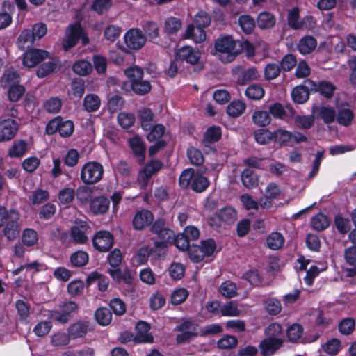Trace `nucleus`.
<instances>
[{
    "mask_svg": "<svg viewBox=\"0 0 356 356\" xmlns=\"http://www.w3.org/2000/svg\"><path fill=\"white\" fill-rule=\"evenodd\" d=\"M214 49L213 55L225 63L232 62L240 54L238 42L231 35H221L216 39Z\"/></svg>",
    "mask_w": 356,
    "mask_h": 356,
    "instance_id": "nucleus-1",
    "label": "nucleus"
},
{
    "mask_svg": "<svg viewBox=\"0 0 356 356\" xmlns=\"http://www.w3.org/2000/svg\"><path fill=\"white\" fill-rule=\"evenodd\" d=\"M104 168L102 164L95 161L85 163L80 174L81 180L87 185H92L99 182L103 177Z\"/></svg>",
    "mask_w": 356,
    "mask_h": 356,
    "instance_id": "nucleus-2",
    "label": "nucleus"
},
{
    "mask_svg": "<svg viewBox=\"0 0 356 356\" xmlns=\"http://www.w3.org/2000/svg\"><path fill=\"white\" fill-rule=\"evenodd\" d=\"M79 39H81L83 45L87 44L89 42L80 24L70 25L67 28L65 37L63 39V49L66 51H69L77 44Z\"/></svg>",
    "mask_w": 356,
    "mask_h": 356,
    "instance_id": "nucleus-3",
    "label": "nucleus"
},
{
    "mask_svg": "<svg viewBox=\"0 0 356 356\" xmlns=\"http://www.w3.org/2000/svg\"><path fill=\"white\" fill-rule=\"evenodd\" d=\"M74 123L71 120H63L60 117H56L50 120L46 127V132L51 135L58 131L62 137L70 136L74 132Z\"/></svg>",
    "mask_w": 356,
    "mask_h": 356,
    "instance_id": "nucleus-4",
    "label": "nucleus"
},
{
    "mask_svg": "<svg viewBox=\"0 0 356 356\" xmlns=\"http://www.w3.org/2000/svg\"><path fill=\"white\" fill-rule=\"evenodd\" d=\"M236 219L237 214L236 210L231 207H226L209 218V225L213 227H218L221 226L222 222L232 224Z\"/></svg>",
    "mask_w": 356,
    "mask_h": 356,
    "instance_id": "nucleus-5",
    "label": "nucleus"
},
{
    "mask_svg": "<svg viewBox=\"0 0 356 356\" xmlns=\"http://www.w3.org/2000/svg\"><path fill=\"white\" fill-rule=\"evenodd\" d=\"M124 42L127 47L133 50L140 49L146 42V37L137 28L131 29L124 34Z\"/></svg>",
    "mask_w": 356,
    "mask_h": 356,
    "instance_id": "nucleus-6",
    "label": "nucleus"
},
{
    "mask_svg": "<svg viewBox=\"0 0 356 356\" xmlns=\"http://www.w3.org/2000/svg\"><path fill=\"white\" fill-rule=\"evenodd\" d=\"M49 52L38 49H31L24 53L23 56V65L31 68L49 57Z\"/></svg>",
    "mask_w": 356,
    "mask_h": 356,
    "instance_id": "nucleus-7",
    "label": "nucleus"
},
{
    "mask_svg": "<svg viewBox=\"0 0 356 356\" xmlns=\"http://www.w3.org/2000/svg\"><path fill=\"white\" fill-rule=\"evenodd\" d=\"M18 130L17 123L12 119H0V142L11 140Z\"/></svg>",
    "mask_w": 356,
    "mask_h": 356,
    "instance_id": "nucleus-8",
    "label": "nucleus"
},
{
    "mask_svg": "<svg viewBox=\"0 0 356 356\" xmlns=\"http://www.w3.org/2000/svg\"><path fill=\"white\" fill-rule=\"evenodd\" d=\"M93 245L100 252H106L111 248L113 238L108 231H99L93 237Z\"/></svg>",
    "mask_w": 356,
    "mask_h": 356,
    "instance_id": "nucleus-9",
    "label": "nucleus"
},
{
    "mask_svg": "<svg viewBox=\"0 0 356 356\" xmlns=\"http://www.w3.org/2000/svg\"><path fill=\"white\" fill-rule=\"evenodd\" d=\"M18 219L19 214L14 210L10 211V215L7 216L4 234L9 240L15 238L19 233V227L17 222Z\"/></svg>",
    "mask_w": 356,
    "mask_h": 356,
    "instance_id": "nucleus-10",
    "label": "nucleus"
},
{
    "mask_svg": "<svg viewBox=\"0 0 356 356\" xmlns=\"http://www.w3.org/2000/svg\"><path fill=\"white\" fill-rule=\"evenodd\" d=\"M200 58V51L189 46H185L180 48L176 54L177 60L186 61L191 65L197 63Z\"/></svg>",
    "mask_w": 356,
    "mask_h": 356,
    "instance_id": "nucleus-11",
    "label": "nucleus"
},
{
    "mask_svg": "<svg viewBox=\"0 0 356 356\" xmlns=\"http://www.w3.org/2000/svg\"><path fill=\"white\" fill-rule=\"evenodd\" d=\"M305 83L307 84V87L310 88V90L318 92L320 94L327 98L332 96L333 92L335 89L334 86L330 82L325 81L316 83L310 79H307L305 81Z\"/></svg>",
    "mask_w": 356,
    "mask_h": 356,
    "instance_id": "nucleus-12",
    "label": "nucleus"
},
{
    "mask_svg": "<svg viewBox=\"0 0 356 356\" xmlns=\"http://www.w3.org/2000/svg\"><path fill=\"white\" fill-rule=\"evenodd\" d=\"M283 340L282 339L266 338L261 341L259 348L261 354L264 356H270L273 355L282 346Z\"/></svg>",
    "mask_w": 356,
    "mask_h": 356,
    "instance_id": "nucleus-13",
    "label": "nucleus"
},
{
    "mask_svg": "<svg viewBox=\"0 0 356 356\" xmlns=\"http://www.w3.org/2000/svg\"><path fill=\"white\" fill-rule=\"evenodd\" d=\"M89 227L85 222H76V224L71 228L70 235L73 241L76 243H86L88 237L87 232Z\"/></svg>",
    "mask_w": 356,
    "mask_h": 356,
    "instance_id": "nucleus-14",
    "label": "nucleus"
},
{
    "mask_svg": "<svg viewBox=\"0 0 356 356\" xmlns=\"http://www.w3.org/2000/svg\"><path fill=\"white\" fill-rule=\"evenodd\" d=\"M153 215L148 210L138 211L133 218V226L137 230H141L148 226L153 220Z\"/></svg>",
    "mask_w": 356,
    "mask_h": 356,
    "instance_id": "nucleus-15",
    "label": "nucleus"
},
{
    "mask_svg": "<svg viewBox=\"0 0 356 356\" xmlns=\"http://www.w3.org/2000/svg\"><path fill=\"white\" fill-rule=\"evenodd\" d=\"M149 325L144 322L140 321L136 325V334L135 336V341L139 343H149L153 341L152 336L149 333Z\"/></svg>",
    "mask_w": 356,
    "mask_h": 356,
    "instance_id": "nucleus-16",
    "label": "nucleus"
},
{
    "mask_svg": "<svg viewBox=\"0 0 356 356\" xmlns=\"http://www.w3.org/2000/svg\"><path fill=\"white\" fill-rule=\"evenodd\" d=\"M344 258L346 263L350 268H346L345 272L348 277H353L356 275V247L352 246L346 248L344 251Z\"/></svg>",
    "mask_w": 356,
    "mask_h": 356,
    "instance_id": "nucleus-17",
    "label": "nucleus"
},
{
    "mask_svg": "<svg viewBox=\"0 0 356 356\" xmlns=\"http://www.w3.org/2000/svg\"><path fill=\"white\" fill-rule=\"evenodd\" d=\"M88 327L89 323L88 321H79L70 325L67 331L71 339H75L84 337L88 331Z\"/></svg>",
    "mask_w": 356,
    "mask_h": 356,
    "instance_id": "nucleus-18",
    "label": "nucleus"
},
{
    "mask_svg": "<svg viewBox=\"0 0 356 356\" xmlns=\"http://www.w3.org/2000/svg\"><path fill=\"white\" fill-rule=\"evenodd\" d=\"M314 113L317 118L323 120L326 124L333 122L336 117L334 109L327 106L316 107L314 110Z\"/></svg>",
    "mask_w": 356,
    "mask_h": 356,
    "instance_id": "nucleus-19",
    "label": "nucleus"
},
{
    "mask_svg": "<svg viewBox=\"0 0 356 356\" xmlns=\"http://www.w3.org/2000/svg\"><path fill=\"white\" fill-rule=\"evenodd\" d=\"M184 38L186 39H191L195 43H200L205 40L206 33L202 28L196 27L193 24H191L187 27Z\"/></svg>",
    "mask_w": 356,
    "mask_h": 356,
    "instance_id": "nucleus-20",
    "label": "nucleus"
},
{
    "mask_svg": "<svg viewBox=\"0 0 356 356\" xmlns=\"http://www.w3.org/2000/svg\"><path fill=\"white\" fill-rule=\"evenodd\" d=\"M284 242V237L281 233L277 232L270 233L266 239L267 247L273 250H277L282 248Z\"/></svg>",
    "mask_w": 356,
    "mask_h": 356,
    "instance_id": "nucleus-21",
    "label": "nucleus"
},
{
    "mask_svg": "<svg viewBox=\"0 0 356 356\" xmlns=\"http://www.w3.org/2000/svg\"><path fill=\"white\" fill-rule=\"evenodd\" d=\"M109 200L102 196L97 197L90 201V210L95 214H102L107 211Z\"/></svg>",
    "mask_w": 356,
    "mask_h": 356,
    "instance_id": "nucleus-22",
    "label": "nucleus"
},
{
    "mask_svg": "<svg viewBox=\"0 0 356 356\" xmlns=\"http://www.w3.org/2000/svg\"><path fill=\"white\" fill-rule=\"evenodd\" d=\"M310 88L307 87V84L305 86H298L294 88L291 92L293 100L298 104H303L309 99Z\"/></svg>",
    "mask_w": 356,
    "mask_h": 356,
    "instance_id": "nucleus-23",
    "label": "nucleus"
},
{
    "mask_svg": "<svg viewBox=\"0 0 356 356\" xmlns=\"http://www.w3.org/2000/svg\"><path fill=\"white\" fill-rule=\"evenodd\" d=\"M35 39L30 29H24L17 39L16 44L22 50L32 46Z\"/></svg>",
    "mask_w": 356,
    "mask_h": 356,
    "instance_id": "nucleus-24",
    "label": "nucleus"
},
{
    "mask_svg": "<svg viewBox=\"0 0 356 356\" xmlns=\"http://www.w3.org/2000/svg\"><path fill=\"white\" fill-rule=\"evenodd\" d=\"M129 144L134 154L138 157V161L142 162L144 159L145 150V145L142 139L138 136H134L129 140Z\"/></svg>",
    "mask_w": 356,
    "mask_h": 356,
    "instance_id": "nucleus-25",
    "label": "nucleus"
},
{
    "mask_svg": "<svg viewBox=\"0 0 356 356\" xmlns=\"http://www.w3.org/2000/svg\"><path fill=\"white\" fill-rule=\"evenodd\" d=\"M241 181L245 187L250 189L257 186L259 177L251 168H246L241 174Z\"/></svg>",
    "mask_w": 356,
    "mask_h": 356,
    "instance_id": "nucleus-26",
    "label": "nucleus"
},
{
    "mask_svg": "<svg viewBox=\"0 0 356 356\" xmlns=\"http://www.w3.org/2000/svg\"><path fill=\"white\" fill-rule=\"evenodd\" d=\"M317 42L312 36H305L298 43V50L302 54H308L316 47Z\"/></svg>",
    "mask_w": 356,
    "mask_h": 356,
    "instance_id": "nucleus-27",
    "label": "nucleus"
},
{
    "mask_svg": "<svg viewBox=\"0 0 356 356\" xmlns=\"http://www.w3.org/2000/svg\"><path fill=\"white\" fill-rule=\"evenodd\" d=\"M209 185V181L207 177L203 176L199 172H197L193 182H191V188L197 193L205 191Z\"/></svg>",
    "mask_w": 356,
    "mask_h": 356,
    "instance_id": "nucleus-28",
    "label": "nucleus"
},
{
    "mask_svg": "<svg viewBox=\"0 0 356 356\" xmlns=\"http://www.w3.org/2000/svg\"><path fill=\"white\" fill-rule=\"evenodd\" d=\"M138 118L143 130H149L151 129L152 125L154 124V115L150 109L143 108L140 110Z\"/></svg>",
    "mask_w": 356,
    "mask_h": 356,
    "instance_id": "nucleus-29",
    "label": "nucleus"
},
{
    "mask_svg": "<svg viewBox=\"0 0 356 356\" xmlns=\"http://www.w3.org/2000/svg\"><path fill=\"white\" fill-rule=\"evenodd\" d=\"M246 108L245 104L240 100L232 101L227 107V114L232 118L241 115Z\"/></svg>",
    "mask_w": 356,
    "mask_h": 356,
    "instance_id": "nucleus-30",
    "label": "nucleus"
},
{
    "mask_svg": "<svg viewBox=\"0 0 356 356\" xmlns=\"http://www.w3.org/2000/svg\"><path fill=\"white\" fill-rule=\"evenodd\" d=\"M275 17L268 12L261 13L257 17V25L261 29L272 28L275 24Z\"/></svg>",
    "mask_w": 356,
    "mask_h": 356,
    "instance_id": "nucleus-31",
    "label": "nucleus"
},
{
    "mask_svg": "<svg viewBox=\"0 0 356 356\" xmlns=\"http://www.w3.org/2000/svg\"><path fill=\"white\" fill-rule=\"evenodd\" d=\"M101 105L99 97L95 94L87 95L83 101V106L88 112H95L97 111Z\"/></svg>",
    "mask_w": 356,
    "mask_h": 356,
    "instance_id": "nucleus-32",
    "label": "nucleus"
},
{
    "mask_svg": "<svg viewBox=\"0 0 356 356\" xmlns=\"http://www.w3.org/2000/svg\"><path fill=\"white\" fill-rule=\"evenodd\" d=\"M95 317L97 323L101 325H108L112 320V314L110 310L106 307H101L97 309Z\"/></svg>",
    "mask_w": 356,
    "mask_h": 356,
    "instance_id": "nucleus-33",
    "label": "nucleus"
},
{
    "mask_svg": "<svg viewBox=\"0 0 356 356\" xmlns=\"http://www.w3.org/2000/svg\"><path fill=\"white\" fill-rule=\"evenodd\" d=\"M354 118L353 111L349 108H341L337 115V121L339 124L345 127L349 126Z\"/></svg>",
    "mask_w": 356,
    "mask_h": 356,
    "instance_id": "nucleus-34",
    "label": "nucleus"
},
{
    "mask_svg": "<svg viewBox=\"0 0 356 356\" xmlns=\"http://www.w3.org/2000/svg\"><path fill=\"white\" fill-rule=\"evenodd\" d=\"M219 291L224 297L232 298L237 295V287L235 283L225 281L221 284Z\"/></svg>",
    "mask_w": 356,
    "mask_h": 356,
    "instance_id": "nucleus-35",
    "label": "nucleus"
},
{
    "mask_svg": "<svg viewBox=\"0 0 356 356\" xmlns=\"http://www.w3.org/2000/svg\"><path fill=\"white\" fill-rule=\"evenodd\" d=\"M252 118L253 122L259 127H266L270 122V117L268 113L264 111H255Z\"/></svg>",
    "mask_w": 356,
    "mask_h": 356,
    "instance_id": "nucleus-36",
    "label": "nucleus"
},
{
    "mask_svg": "<svg viewBox=\"0 0 356 356\" xmlns=\"http://www.w3.org/2000/svg\"><path fill=\"white\" fill-rule=\"evenodd\" d=\"M220 313L224 316H238L241 310L236 302L229 301L220 307Z\"/></svg>",
    "mask_w": 356,
    "mask_h": 356,
    "instance_id": "nucleus-37",
    "label": "nucleus"
},
{
    "mask_svg": "<svg viewBox=\"0 0 356 356\" xmlns=\"http://www.w3.org/2000/svg\"><path fill=\"white\" fill-rule=\"evenodd\" d=\"M265 309L270 315H277L282 311V305L279 300L270 298L264 302Z\"/></svg>",
    "mask_w": 356,
    "mask_h": 356,
    "instance_id": "nucleus-38",
    "label": "nucleus"
},
{
    "mask_svg": "<svg viewBox=\"0 0 356 356\" xmlns=\"http://www.w3.org/2000/svg\"><path fill=\"white\" fill-rule=\"evenodd\" d=\"M58 63L56 60H49L43 63L37 70V76L43 78L54 72L58 66Z\"/></svg>",
    "mask_w": 356,
    "mask_h": 356,
    "instance_id": "nucleus-39",
    "label": "nucleus"
},
{
    "mask_svg": "<svg viewBox=\"0 0 356 356\" xmlns=\"http://www.w3.org/2000/svg\"><path fill=\"white\" fill-rule=\"evenodd\" d=\"M22 240L25 245L33 246L38 241V233L33 229L27 228L23 232Z\"/></svg>",
    "mask_w": 356,
    "mask_h": 356,
    "instance_id": "nucleus-40",
    "label": "nucleus"
},
{
    "mask_svg": "<svg viewBox=\"0 0 356 356\" xmlns=\"http://www.w3.org/2000/svg\"><path fill=\"white\" fill-rule=\"evenodd\" d=\"M88 261V255L86 252L77 251L70 257V263L74 267H82Z\"/></svg>",
    "mask_w": 356,
    "mask_h": 356,
    "instance_id": "nucleus-41",
    "label": "nucleus"
},
{
    "mask_svg": "<svg viewBox=\"0 0 356 356\" xmlns=\"http://www.w3.org/2000/svg\"><path fill=\"white\" fill-rule=\"evenodd\" d=\"M330 222L327 216L321 213L317 214L312 219V225L314 229L322 231L329 226Z\"/></svg>",
    "mask_w": 356,
    "mask_h": 356,
    "instance_id": "nucleus-42",
    "label": "nucleus"
},
{
    "mask_svg": "<svg viewBox=\"0 0 356 356\" xmlns=\"http://www.w3.org/2000/svg\"><path fill=\"white\" fill-rule=\"evenodd\" d=\"M283 329L280 324L273 323L265 329V334L266 338L270 339H282Z\"/></svg>",
    "mask_w": 356,
    "mask_h": 356,
    "instance_id": "nucleus-43",
    "label": "nucleus"
},
{
    "mask_svg": "<svg viewBox=\"0 0 356 356\" xmlns=\"http://www.w3.org/2000/svg\"><path fill=\"white\" fill-rule=\"evenodd\" d=\"M19 77L15 72L9 71L3 74L1 81L2 87L7 88L13 85H18Z\"/></svg>",
    "mask_w": 356,
    "mask_h": 356,
    "instance_id": "nucleus-44",
    "label": "nucleus"
},
{
    "mask_svg": "<svg viewBox=\"0 0 356 356\" xmlns=\"http://www.w3.org/2000/svg\"><path fill=\"white\" fill-rule=\"evenodd\" d=\"M238 23L243 32L248 34L252 33L255 26L254 19L248 15L241 16Z\"/></svg>",
    "mask_w": 356,
    "mask_h": 356,
    "instance_id": "nucleus-45",
    "label": "nucleus"
},
{
    "mask_svg": "<svg viewBox=\"0 0 356 356\" xmlns=\"http://www.w3.org/2000/svg\"><path fill=\"white\" fill-rule=\"evenodd\" d=\"M52 328V323L49 321H43L35 325L33 328V332L39 337L47 335Z\"/></svg>",
    "mask_w": 356,
    "mask_h": 356,
    "instance_id": "nucleus-46",
    "label": "nucleus"
},
{
    "mask_svg": "<svg viewBox=\"0 0 356 356\" xmlns=\"http://www.w3.org/2000/svg\"><path fill=\"white\" fill-rule=\"evenodd\" d=\"M143 29L147 37L151 40L159 37V26L156 23L152 21L145 22L143 25Z\"/></svg>",
    "mask_w": 356,
    "mask_h": 356,
    "instance_id": "nucleus-47",
    "label": "nucleus"
},
{
    "mask_svg": "<svg viewBox=\"0 0 356 356\" xmlns=\"http://www.w3.org/2000/svg\"><path fill=\"white\" fill-rule=\"evenodd\" d=\"M92 70L91 64L84 60L76 62L73 65L74 72L80 75L86 76Z\"/></svg>",
    "mask_w": 356,
    "mask_h": 356,
    "instance_id": "nucleus-48",
    "label": "nucleus"
},
{
    "mask_svg": "<svg viewBox=\"0 0 356 356\" xmlns=\"http://www.w3.org/2000/svg\"><path fill=\"white\" fill-rule=\"evenodd\" d=\"M273 140L280 143L285 144L292 141V133L285 129H279L273 132Z\"/></svg>",
    "mask_w": 356,
    "mask_h": 356,
    "instance_id": "nucleus-49",
    "label": "nucleus"
},
{
    "mask_svg": "<svg viewBox=\"0 0 356 356\" xmlns=\"http://www.w3.org/2000/svg\"><path fill=\"white\" fill-rule=\"evenodd\" d=\"M124 74L129 79L131 84L139 81L143 77V70L142 68L134 66L129 67L124 71Z\"/></svg>",
    "mask_w": 356,
    "mask_h": 356,
    "instance_id": "nucleus-50",
    "label": "nucleus"
},
{
    "mask_svg": "<svg viewBox=\"0 0 356 356\" xmlns=\"http://www.w3.org/2000/svg\"><path fill=\"white\" fill-rule=\"evenodd\" d=\"M245 95L252 99H261L264 95V90L259 85L253 84L247 88Z\"/></svg>",
    "mask_w": 356,
    "mask_h": 356,
    "instance_id": "nucleus-51",
    "label": "nucleus"
},
{
    "mask_svg": "<svg viewBox=\"0 0 356 356\" xmlns=\"http://www.w3.org/2000/svg\"><path fill=\"white\" fill-rule=\"evenodd\" d=\"M169 275L175 280H181L185 272V268L181 263L173 262L169 268Z\"/></svg>",
    "mask_w": 356,
    "mask_h": 356,
    "instance_id": "nucleus-52",
    "label": "nucleus"
},
{
    "mask_svg": "<svg viewBox=\"0 0 356 356\" xmlns=\"http://www.w3.org/2000/svg\"><path fill=\"white\" fill-rule=\"evenodd\" d=\"M187 155L191 163L193 165H200L204 162V156L202 152L195 147H191L188 148Z\"/></svg>",
    "mask_w": 356,
    "mask_h": 356,
    "instance_id": "nucleus-53",
    "label": "nucleus"
},
{
    "mask_svg": "<svg viewBox=\"0 0 356 356\" xmlns=\"http://www.w3.org/2000/svg\"><path fill=\"white\" fill-rule=\"evenodd\" d=\"M145 131H149L147 135V140L149 141H154L162 137L165 132V127L161 124H154L152 125L151 129Z\"/></svg>",
    "mask_w": 356,
    "mask_h": 356,
    "instance_id": "nucleus-54",
    "label": "nucleus"
},
{
    "mask_svg": "<svg viewBox=\"0 0 356 356\" xmlns=\"http://www.w3.org/2000/svg\"><path fill=\"white\" fill-rule=\"evenodd\" d=\"M195 174L196 172L192 168L184 170L179 177V185L182 188H187L190 185L191 186V182H193Z\"/></svg>",
    "mask_w": 356,
    "mask_h": 356,
    "instance_id": "nucleus-55",
    "label": "nucleus"
},
{
    "mask_svg": "<svg viewBox=\"0 0 356 356\" xmlns=\"http://www.w3.org/2000/svg\"><path fill=\"white\" fill-rule=\"evenodd\" d=\"M303 329L299 324H293L291 325L286 331L289 340L292 342L297 341L302 335Z\"/></svg>",
    "mask_w": 356,
    "mask_h": 356,
    "instance_id": "nucleus-56",
    "label": "nucleus"
},
{
    "mask_svg": "<svg viewBox=\"0 0 356 356\" xmlns=\"http://www.w3.org/2000/svg\"><path fill=\"white\" fill-rule=\"evenodd\" d=\"M131 87L133 91L138 95H145L148 93L151 90L150 83L143 79L139 81H136L134 83H131Z\"/></svg>",
    "mask_w": 356,
    "mask_h": 356,
    "instance_id": "nucleus-57",
    "label": "nucleus"
},
{
    "mask_svg": "<svg viewBox=\"0 0 356 356\" xmlns=\"http://www.w3.org/2000/svg\"><path fill=\"white\" fill-rule=\"evenodd\" d=\"M93 194V189L88 186H81L77 189L76 197L83 204L88 203L91 201Z\"/></svg>",
    "mask_w": 356,
    "mask_h": 356,
    "instance_id": "nucleus-58",
    "label": "nucleus"
},
{
    "mask_svg": "<svg viewBox=\"0 0 356 356\" xmlns=\"http://www.w3.org/2000/svg\"><path fill=\"white\" fill-rule=\"evenodd\" d=\"M71 337L69 333L56 332L51 336V343L55 346H66L70 343Z\"/></svg>",
    "mask_w": 356,
    "mask_h": 356,
    "instance_id": "nucleus-59",
    "label": "nucleus"
},
{
    "mask_svg": "<svg viewBox=\"0 0 356 356\" xmlns=\"http://www.w3.org/2000/svg\"><path fill=\"white\" fill-rule=\"evenodd\" d=\"M254 138L259 144H267L273 140V132H270L267 129H259L254 132Z\"/></svg>",
    "mask_w": 356,
    "mask_h": 356,
    "instance_id": "nucleus-60",
    "label": "nucleus"
},
{
    "mask_svg": "<svg viewBox=\"0 0 356 356\" xmlns=\"http://www.w3.org/2000/svg\"><path fill=\"white\" fill-rule=\"evenodd\" d=\"M8 88V99L11 102H17L23 96L25 89L21 85H13Z\"/></svg>",
    "mask_w": 356,
    "mask_h": 356,
    "instance_id": "nucleus-61",
    "label": "nucleus"
},
{
    "mask_svg": "<svg viewBox=\"0 0 356 356\" xmlns=\"http://www.w3.org/2000/svg\"><path fill=\"white\" fill-rule=\"evenodd\" d=\"M288 24L293 29H299L302 27V23L299 19V10L297 8L289 11Z\"/></svg>",
    "mask_w": 356,
    "mask_h": 356,
    "instance_id": "nucleus-62",
    "label": "nucleus"
},
{
    "mask_svg": "<svg viewBox=\"0 0 356 356\" xmlns=\"http://www.w3.org/2000/svg\"><path fill=\"white\" fill-rule=\"evenodd\" d=\"M237 339L235 337L225 335L218 341V347L220 349H231L236 346Z\"/></svg>",
    "mask_w": 356,
    "mask_h": 356,
    "instance_id": "nucleus-63",
    "label": "nucleus"
},
{
    "mask_svg": "<svg viewBox=\"0 0 356 356\" xmlns=\"http://www.w3.org/2000/svg\"><path fill=\"white\" fill-rule=\"evenodd\" d=\"M181 27V23L179 19L175 17H169L165 22L164 30L168 33H175Z\"/></svg>",
    "mask_w": 356,
    "mask_h": 356,
    "instance_id": "nucleus-64",
    "label": "nucleus"
}]
</instances>
